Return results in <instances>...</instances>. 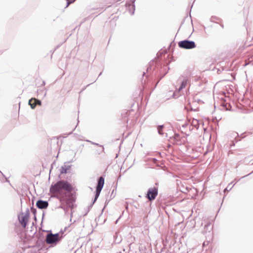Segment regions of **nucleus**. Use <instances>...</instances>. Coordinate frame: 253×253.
I'll list each match as a JSON object with an SVG mask.
<instances>
[{
	"mask_svg": "<svg viewBox=\"0 0 253 253\" xmlns=\"http://www.w3.org/2000/svg\"><path fill=\"white\" fill-rule=\"evenodd\" d=\"M72 190V186L68 182L61 180L52 185L49 191L51 197L59 199L62 203L72 204L73 201V197L70 194Z\"/></svg>",
	"mask_w": 253,
	"mask_h": 253,
	"instance_id": "1",
	"label": "nucleus"
},
{
	"mask_svg": "<svg viewBox=\"0 0 253 253\" xmlns=\"http://www.w3.org/2000/svg\"><path fill=\"white\" fill-rule=\"evenodd\" d=\"M178 45L180 47L185 49H191L196 46L194 42L186 40L179 42Z\"/></svg>",
	"mask_w": 253,
	"mask_h": 253,
	"instance_id": "2",
	"label": "nucleus"
},
{
	"mask_svg": "<svg viewBox=\"0 0 253 253\" xmlns=\"http://www.w3.org/2000/svg\"><path fill=\"white\" fill-rule=\"evenodd\" d=\"M104 184V178L103 177H100L98 181L97 185L96 186L95 200H96L98 198L103 187Z\"/></svg>",
	"mask_w": 253,
	"mask_h": 253,
	"instance_id": "3",
	"label": "nucleus"
},
{
	"mask_svg": "<svg viewBox=\"0 0 253 253\" xmlns=\"http://www.w3.org/2000/svg\"><path fill=\"white\" fill-rule=\"evenodd\" d=\"M158 195V190L156 188H150L147 192V198L149 201L154 200Z\"/></svg>",
	"mask_w": 253,
	"mask_h": 253,
	"instance_id": "4",
	"label": "nucleus"
},
{
	"mask_svg": "<svg viewBox=\"0 0 253 253\" xmlns=\"http://www.w3.org/2000/svg\"><path fill=\"white\" fill-rule=\"evenodd\" d=\"M59 240V234H47L46 237V242L47 244H53Z\"/></svg>",
	"mask_w": 253,
	"mask_h": 253,
	"instance_id": "5",
	"label": "nucleus"
},
{
	"mask_svg": "<svg viewBox=\"0 0 253 253\" xmlns=\"http://www.w3.org/2000/svg\"><path fill=\"white\" fill-rule=\"evenodd\" d=\"M29 218V214H27V213H22L19 216V222H20V223L21 224V225H22V226L24 228L26 227V226L27 224Z\"/></svg>",
	"mask_w": 253,
	"mask_h": 253,
	"instance_id": "6",
	"label": "nucleus"
},
{
	"mask_svg": "<svg viewBox=\"0 0 253 253\" xmlns=\"http://www.w3.org/2000/svg\"><path fill=\"white\" fill-rule=\"evenodd\" d=\"M41 101L36 98H31L29 101V104L32 109H34L37 105H41Z\"/></svg>",
	"mask_w": 253,
	"mask_h": 253,
	"instance_id": "7",
	"label": "nucleus"
},
{
	"mask_svg": "<svg viewBox=\"0 0 253 253\" xmlns=\"http://www.w3.org/2000/svg\"><path fill=\"white\" fill-rule=\"evenodd\" d=\"M48 204L46 201L39 200L37 202L36 206L41 209H45L48 207Z\"/></svg>",
	"mask_w": 253,
	"mask_h": 253,
	"instance_id": "8",
	"label": "nucleus"
},
{
	"mask_svg": "<svg viewBox=\"0 0 253 253\" xmlns=\"http://www.w3.org/2000/svg\"><path fill=\"white\" fill-rule=\"evenodd\" d=\"M187 84V81H184L182 82L181 85L179 88V89H181L185 87Z\"/></svg>",
	"mask_w": 253,
	"mask_h": 253,
	"instance_id": "9",
	"label": "nucleus"
},
{
	"mask_svg": "<svg viewBox=\"0 0 253 253\" xmlns=\"http://www.w3.org/2000/svg\"><path fill=\"white\" fill-rule=\"evenodd\" d=\"M158 132L160 134H163V132H162V130H163V126H159L158 128Z\"/></svg>",
	"mask_w": 253,
	"mask_h": 253,
	"instance_id": "10",
	"label": "nucleus"
},
{
	"mask_svg": "<svg viewBox=\"0 0 253 253\" xmlns=\"http://www.w3.org/2000/svg\"><path fill=\"white\" fill-rule=\"evenodd\" d=\"M61 172L62 173H66V172H67V170H66V169L65 168H63L62 169V170H61Z\"/></svg>",
	"mask_w": 253,
	"mask_h": 253,
	"instance_id": "11",
	"label": "nucleus"
},
{
	"mask_svg": "<svg viewBox=\"0 0 253 253\" xmlns=\"http://www.w3.org/2000/svg\"><path fill=\"white\" fill-rule=\"evenodd\" d=\"M75 0H73L72 1H70V2H68V4H67V6L69 5V4L74 1H75Z\"/></svg>",
	"mask_w": 253,
	"mask_h": 253,
	"instance_id": "12",
	"label": "nucleus"
}]
</instances>
